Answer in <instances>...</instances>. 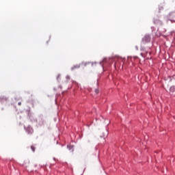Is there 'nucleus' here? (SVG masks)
I'll list each match as a JSON object with an SVG mask.
<instances>
[{
	"label": "nucleus",
	"instance_id": "9b49d317",
	"mask_svg": "<svg viewBox=\"0 0 175 175\" xmlns=\"http://www.w3.org/2000/svg\"><path fill=\"white\" fill-rule=\"evenodd\" d=\"M38 124L39 126H42V125H43L44 124V122L43 120H42V119H41V121L38 122Z\"/></svg>",
	"mask_w": 175,
	"mask_h": 175
},
{
	"label": "nucleus",
	"instance_id": "4468645a",
	"mask_svg": "<svg viewBox=\"0 0 175 175\" xmlns=\"http://www.w3.org/2000/svg\"><path fill=\"white\" fill-rule=\"evenodd\" d=\"M140 50H141V51H144V50H146V48H144V46H141Z\"/></svg>",
	"mask_w": 175,
	"mask_h": 175
},
{
	"label": "nucleus",
	"instance_id": "f8f14e48",
	"mask_svg": "<svg viewBox=\"0 0 175 175\" xmlns=\"http://www.w3.org/2000/svg\"><path fill=\"white\" fill-rule=\"evenodd\" d=\"M170 92H174V91H175V87H174V86H171V87L170 88Z\"/></svg>",
	"mask_w": 175,
	"mask_h": 175
},
{
	"label": "nucleus",
	"instance_id": "412c9836",
	"mask_svg": "<svg viewBox=\"0 0 175 175\" xmlns=\"http://www.w3.org/2000/svg\"><path fill=\"white\" fill-rule=\"evenodd\" d=\"M135 50H139V47H137V46H135Z\"/></svg>",
	"mask_w": 175,
	"mask_h": 175
},
{
	"label": "nucleus",
	"instance_id": "9d476101",
	"mask_svg": "<svg viewBox=\"0 0 175 175\" xmlns=\"http://www.w3.org/2000/svg\"><path fill=\"white\" fill-rule=\"evenodd\" d=\"M72 84H73V85H75L76 87H79L80 86V84H79V83H77L75 81H72Z\"/></svg>",
	"mask_w": 175,
	"mask_h": 175
},
{
	"label": "nucleus",
	"instance_id": "5701e85b",
	"mask_svg": "<svg viewBox=\"0 0 175 175\" xmlns=\"http://www.w3.org/2000/svg\"><path fill=\"white\" fill-rule=\"evenodd\" d=\"M53 90H54V91H56V90H57V88H54Z\"/></svg>",
	"mask_w": 175,
	"mask_h": 175
},
{
	"label": "nucleus",
	"instance_id": "cd10ccee",
	"mask_svg": "<svg viewBox=\"0 0 175 175\" xmlns=\"http://www.w3.org/2000/svg\"><path fill=\"white\" fill-rule=\"evenodd\" d=\"M34 121H38V120H34Z\"/></svg>",
	"mask_w": 175,
	"mask_h": 175
},
{
	"label": "nucleus",
	"instance_id": "ddd939ff",
	"mask_svg": "<svg viewBox=\"0 0 175 175\" xmlns=\"http://www.w3.org/2000/svg\"><path fill=\"white\" fill-rule=\"evenodd\" d=\"M163 10V5H159V12H160Z\"/></svg>",
	"mask_w": 175,
	"mask_h": 175
},
{
	"label": "nucleus",
	"instance_id": "7ed1b4c3",
	"mask_svg": "<svg viewBox=\"0 0 175 175\" xmlns=\"http://www.w3.org/2000/svg\"><path fill=\"white\" fill-rule=\"evenodd\" d=\"M150 42H151V36L150 34H146L142 40V43L146 44V43H150Z\"/></svg>",
	"mask_w": 175,
	"mask_h": 175
},
{
	"label": "nucleus",
	"instance_id": "20e7f679",
	"mask_svg": "<svg viewBox=\"0 0 175 175\" xmlns=\"http://www.w3.org/2000/svg\"><path fill=\"white\" fill-rule=\"evenodd\" d=\"M25 132L27 133V135H32L33 133V129L31 126H27V127L24 126Z\"/></svg>",
	"mask_w": 175,
	"mask_h": 175
},
{
	"label": "nucleus",
	"instance_id": "f257e3e1",
	"mask_svg": "<svg viewBox=\"0 0 175 175\" xmlns=\"http://www.w3.org/2000/svg\"><path fill=\"white\" fill-rule=\"evenodd\" d=\"M113 62V57L109 58H104L103 61L99 62V64L102 66L103 69H105V66H111V64Z\"/></svg>",
	"mask_w": 175,
	"mask_h": 175
},
{
	"label": "nucleus",
	"instance_id": "f3484780",
	"mask_svg": "<svg viewBox=\"0 0 175 175\" xmlns=\"http://www.w3.org/2000/svg\"><path fill=\"white\" fill-rule=\"evenodd\" d=\"M31 151L33 152H35V148H34V146H31Z\"/></svg>",
	"mask_w": 175,
	"mask_h": 175
},
{
	"label": "nucleus",
	"instance_id": "dca6fc26",
	"mask_svg": "<svg viewBox=\"0 0 175 175\" xmlns=\"http://www.w3.org/2000/svg\"><path fill=\"white\" fill-rule=\"evenodd\" d=\"M90 64H92V66H94V65H96V64H98V62H91Z\"/></svg>",
	"mask_w": 175,
	"mask_h": 175
},
{
	"label": "nucleus",
	"instance_id": "1a4fd4ad",
	"mask_svg": "<svg viewBox=\"0 0 175 175\" xmlns=\"http://www.w3.org/2000/svg\"><path fill=\"white\" fill-rule=\"evenodd\" d=\"M91 64V62H82L81 65H84V66H87L88 65H90Z\"/></svg>",
	"mask_w": 175,
	"mask_h": 175
},
{
	"label": "nucleus",
	"instance_id": "39448f33",
	"mask_svg": "<svg viewBox=\"0 0 175 175\" xmlns=\"http://www.w3.org/2000/svg\"><path fill=\"white\" fill-rule=\"evenodd\" d=\"M9 98L6 96H0V102L1 105H3L4 102H8Z\"/></svg>",
	"mask_w": 175,
	"mask_h": 175
},
{
	"label": "nucleus",
	"instance_id": "2eb2a0df",
	"mask_svg": "<svg viewBox=\"0 0 175 175\" xmlns=\"http://www.w3.org/2000/svg\"><path fill=\"white\" fill-rule=\"evenodd\" d=\"M60 77H61V74H59V75L57 76V81H59Z\"/></svg>",
	"mask_w": 175,
	"mask_h": 175
},
{
	"label": "nucleus",
	"instance_id": "bb28decb",
	"mask_svg": "<svg viewBox=\"0 0 175 175\" xmlns=\"http://www.w3.org/2000/svg\"><path fill=\"white\" fill-rule=\"evenodd\" d=\"M128 58H131V57H128Z\"/></svg>",
	"mask_w": 175,
	"mask_h": 175
},
{
	"label": "nucleus",
	"instance_id": "4be33fe9",
	"mask_svg": "<svg viewBox=\"0 0 175 175\" xmlns=\"http://www.w3.org/2000/svg\"><path fill=\"white\" fill-rule=\"evenodd\" d=\"M18 106H21V102L18 103Z\"/></svg>",
	"mask_w": 175,
	"mask_h": 175
},
{
	"label": "nucleus",
	"instance_id": "6e6552de",
	"mask_svg": "<svg viewBox=\"0 0 175 175\" xmlns=\"http://www.w3.org/2000/svg\"><path fill=\"white\" fill-rule=\"evenodd\" d=\"M67 148L70 152H73V151H75V149H73V146L72 145H68Z\"/></svg>",
	"mask_w": 175,
	"mask_h": 175
},
{
	"label": "nucleus",
	"instance_id": "aec40b11",
	"mask_svg": "<svg viewBox=\"0 0 175 175\" xmlns=\"http://www.w3.org/2000/svg\"><path fill=\"white\" fill-rule=\"evenodd\" d=\"M95 92H96V94H99V90L96 89V90H95Z\"/></svg>",
	"mask_w": 175,
	"mask_h": 175
},
{
	"label": "nucleus",
	"instance_id": "c85d7f7f",
	"mask_svg": "<svg viewBox=\"0 0 175 175\" xmlns=\"http://www.w3.org/2000/svg\"><path fill=\"white\" fill-rule=\"evenodd\" d=\"M59 88H61V86H59Z\"/></svg>",
	"mask_w": 175,
	"mask_h": 175
},
{
	"label": "nucleus",
	"instance_id": "0eeeda50",
	"mask_svg": "<svg viewBox=\"0 0 175 175\" xmlns=\"http://www.w3.org/2000/svg\"><path fill=\"white\" fill-rule=\"evenodd\" d=\"M107 135H109V131H107V130H105L103 133V135L100 136V137H103V139H105V137H107Z\"/></svg>",
	"mask_w": 175,
	"mask_h": 175
},
{
	"label": "nucleus",
	"instance_id": "393cba45",
	"mask_svg": "<svg viewBox=\"0 0 175 175\" xmlns=\"http://www.w3.org/2000/svg\"><path fill=\"white\" fill-rule=\"evenodd\" d=\"M54 161H55V158H53Z\"/></svg>",
	"mask_w": 175,
	"mask_h": 175
},
{
	"label": "nucleus",
	"instance_id": "6ab92c4d",
	"mask_svg": "<svg viewBox=\"0 0 175 175\" xmlns=\"http://www.w3.org/2000/svg\"><path fill=\"white\" fill-rule=\"evenodd\" d=\"M28 117H29V120H30L31 121H32V116H31L29 115V113H28Z\"/></svg>",
	"mask_w": 175,
	"mask_h": 175
},
{
	"label": "nucleus",
	"instance_id": "a878e982",
	"mask_svg": "<svg viewBox=\"0 0 175 175\" xmlns=\"http://www.w3.org/2000/svg\"><path fill=\"white\" fill-rule=\"evenodd\" d=\"M141 55H143V53H141Z\"/></svg>",
	"mask_w": 175,
	"mask_h": 175
},
{
	"label": "nucleus",
	"instance_id": "423d86ee",
	"mask_svg": "<svg viewBox=\"0 0 175 175\" xmlns=\"http://www.w3.org/2000/svg\"><path fill=\"white\" fill-rule=\"evenodd\" d=\"M81 66V64H76V65H74L73 66H72L70 68V70L71 72H73V70H76V69H80V66Z\"/></svg>",
	"mask_w": 175,
	"mask_h": 175
},
{
	"label": "nucleus",
	"instance_id": "b1692460",
	"mask_svg": "<svg viewBox=\"0 0 175 175\" xmlns=\"http://www.w3.org/2000/svg\"><path fill=\"white\" fill-rule=\"evenodd\" d=\"M87 126H88V128H90V125H88Z\"/></svg>",
	"mask_w": 175,
	"mask_h": 175
},
{
	"label": "nucleus",
	"instance_id": "a211bd4d",
	"mask_svg": "<svg viewBox=\"0 0 175 175\" xmlns=\"http://www.w3.org/2000/svg\"><path fill=\"white\" fill-rule=\"evenodd\" d=\"M66 80H70V76L67 75V76L66 77Z\"/></svg>",
	"mask_w": 175,
	"mask_h": 175
},
{
	"label": "nucleus",
	"instance_id": "f03ea898",
	"mask_svg": "<svg viewBox=\"0 0 175 175\" xmlns=\"http://www.w3.org/2000/svg\"><path fill=\"white\" fill-rule=\"evenodd\" d=\"M167 23H169V21H170V23H175V13L174 12H170L167 16Z\"/></svg>",
	"mask_w": 175,
	"mask_h": 175
}]
</instances>
